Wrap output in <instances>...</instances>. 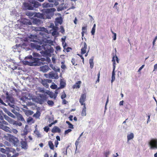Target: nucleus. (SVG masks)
<instances>
[{
	"instance_id": "c03bdc74",
	"label": "nucleus",
	"mask_w": 157,
	"mask_h": 157,
	"mask_svg": "<svg viewBox=\"0 0 157 157\" xmlns=\"http://www.w3.org/2000/svg\"><path fill=\"white\" fill-rule=\"evenodd\" d=\"M55 9L54 8H52L50 9H46V12L47 13H49L52 12L55 10Z\"/></svg>"
},
{
	"instance_id": "2eb2a0df",
	"label": "nucleus",
	"mask_w": 157,
	"mask_h": 157,
	"mask_svg": "<svg viewBox=\"0 0 157 157\" xmlns=\"http://www.w3.org/2000/svg\"><path fill=\"white\" fill-rule=\"evenodd\" d=\"M32 23L34 24L39 25L43 23V21L40 19L35 18L33 19L32 21Z\"/></svg>"
},
{
	"instance_id": "7c9ffc66",
	"label": "nucleus",
	"mask_w": 157,
	"mask_h": 157,
	"mask_svg": "<svg viewBox=\"0 0 157 157\" xmlns=\"http://www.w3.org/2000/svg\"><path fill=\"white\" fill-rule=\"evenodd\" d=\"M134 135L133 133H131L130 134H128L127 136V141H129L131 140L134 138Z\"/></svg>"
},
{
	"instance_id": "9b49d317",
	"label": "nucleus",
	"mask_w": 157,
	"mask_h": 157,
	"mask_svg": "<svg viewBox=\"0 0 157 157\" xmlns=\"http://www.w3.org/2000/svg\"><path fill=\"white\" fill-rule=\"evenodd\" d=\"M29 40L30 41L33 42L35 43L38 42L36 40L37 39V36L35 35H30L29 36Z\"/></svg>"
},
{
	"instance_id": "0e129e2a",
	"label": "nucleus",
	"mask_w": 157,
	"mask_h": 157,
	"mask_svg": "<svg viewBox=\"0 0 157 157\" xmlns=\"http://www.w3.org/2000/svg\"><path fill=\"white\" fill-rule=\"evenodd\" d=\"M82 32H84V33H86V27H83L82 28Z\"/></svg>"
},
{
	"instance_id": "b1692460",
	"label": "nucleus",
	"mask_w": 157,
	"mask_h": 157,
	"mask_svg": "<svg viewBox=\"0 0 157 157\" xmlns=\"http://www.w3.org/2000/svg\"><path fill=\"white\" fill-rule=\"evenodd\" d=\"M84 47L81 49V53L82 54H84L86 53V49L87 48V45L85 42H84Z\"/></svg>"
},
{
	"instance_id": "9d476101",
	"label": "nucleus",
	"mask_w": 157,
	"mask_h": 157,
	"mask_svg": "<svg viewBox=\"0 0 157 157\" xmlns=\"http://www.w3.org/2000/svg\"><path fill=\"white\" fill-rule=\"evenodd\" d=\"M49 78L57 79L59 77L58 74L56 72L54 73L53 71H51L49 73Z\"/></svg>"
},
{
	"instance_id": "bf43d9fd",
	"label": "nucleus",
	"mask_w": 157,
	"mask_h": 157,
	"mask_svg": "<svg viewBox=\"0 0 157 157\" xmlns=\"http://www.w3.org/2000/svg\"><path fill=\"white\" fill-rule=\"evenodd\" d=\"M39 91L40 92H41L42 93H45L44 89V88H39Z\"/></svg>"
},
{
	"instance_id": "37998d69",
	"label": "nucleus",
	"mask_w": 157,
	"mask_h": 157,
	"mask_svg": "<svg viewBox=\"0 0 157 157\" xmlns=\"http://www.w3.org/2000/svg\"><path fill=\"white\" fill-rule=\"evenodd\" d=\"M47 103L48 104V105L51 106H53L54 103L51 100H48L47 101Z\"/></svg>"
},
{
	"instance_id": "cd10ccee",
	"label": "nucleus",
	"mask_w": 157,
	"mask_h": 157,
	"mask_svg": "<svg viewBox=\"0 0 157 157\" xmlns=\"http://www.w3.org/2000/svg\"><path fill=\"white\" fill-rule=\"evenodd\" d=\"M20 44H17L15 45L12 48L14 52H15L17 51H18V49L20 48Z\"/></svg>"
},
{
	"instance_id": "a18cd8bd",
	"label": "nucleus",
	"mask_w": 157,
	"mask_h": 157,
	"mask_svg": "<svg viewBox=\"0 0 157 157\" xmlns=\"http://www.w3.org/2000/svg\"><path fill=\"white\" fill-rule=\"evenodd\" d=\"M15 106L14 107V108H13V109H12L11 110V111L17 116L19 113L18 112H17L16 111V110H15Z\"/></svg>"
},
{
	"instance_id": "603ef678",
	"label": "nucleus",
	"mask_w": 157,
	"mask_h": 157,
	"mask_svg": "<svg viewBox=\"0 0 157 157\" xmlns=\"http://www.w3.org/2000/svg\"><path fill=\"white\" fill-rule=\"evenodd\" d=\"M1 121H0V123H2V124H4L5 125H8V123L4 121L3 119H3L2 120H0Z\"/></svg>"
},
{
	"instance_id": "f3484780",
	"label": "nucleus",
	"mask_w": 157,
	"mask_h": 157,
	"mask_svg": "<svg viewBox=\"0 0 157 157\" xmlns=\"http://www.w3.org/2000/svg\"><path fill=\"white\" fill-rule=\"evenodd\" d=\"M55 24L56 26H57L58 24L61 25L63 22V19L61 17H57L56 18Z\"/></svg>"
},
{
	"instance_id": "aec40b11",
	"label": "nucleus",
	"mask_w": 157,
	"mask_h": 157,
	"mask_svg": "<svg viewBox=\"0 0 157 157\" xmlns=\"http://www.w3.org/2000/svg\"><path fill=\"white\" fill-rule=\"evenodd\" d=\"M4 111L9 116L13 118V119L16 118V116L14 115L12 113L9 111L6 108L3 109Z\"/></svg>"
},
{
	"instance_id": "3c124183",
	"label": "nucleus",
	"mask_w": 157,
	"mask_h": 157,
	"mask_svg": "<svg viewBox=\"0 0 157 157\" xmlns=\"http://www.w3.org/2000/svg\"><path fill=\"white\" fill-rule=\"evenodd\" d=\"M110 152L109 150H107L104 152V155L105 157H108V155L110 154Z\"/></svg>"
},
{
	"instance_id": "4c0bfd02",
	"label": "nucleus",
	"mask_w": 157,
	"mask_h": 157,
	"mask_svg": "<svg viewBox=\"0 0 157 157\" xmlns=\"http://www.w3.org/2000/svg\"><path fill=\"white\" fill-rule=\"evenodd\" d=\"M60 88L62 89L66 85V83L63 81H61L60 83Z\"/></svg>"
},
{
	"instance_id": "49530a36",
	"label": "nucleus",
	"mask_w": 157,
	"mask_h": 157,
	"mask_svg": "<svg viewBox=\"0 0 157 157\" xmlns=\"http://www.w3.org/2000/svg\"><path fill=\"white\" fill-rule=\"evenodd\" d=\"M40 116V113L38 111H37L36 113L33 115V116L36 118L39 117Z\"/></svg>"
},
{
	"instance_id": "a211bd4d",
	"label": "nucleus",
	"mask_w": 157,
	"mask_h": 157,
	"mask_svg": "<svg viewBox=\"0 0 157 157\" xmlns=\"http://www.w3.org/2000/svg\"><path fill=\"white\" fill-rule=\"evenodd\" d=\"M49 69L50 68L48 66L46 65L40 67V71L44 73L47 72Z\"/></svg>"
},
{
	"instance_id": "e433bc0d",
	"label": "nucleus",
	"mask_w": 157,
	"mask_h": 157,
	"mask_svg": "<svg viewBox=\"0 0 157 157\" xmlns=\"http://www.w3.org/2000/svg\"><path fill=\"white\" fill-rule=\"evenodd\" d=\"M57 28H56L53 29L54 30L52 33V35L53 36H54L58 34V33L57 31Z\"/></svg>"
},
{
	"instance_id": "7ed1b4c3",
	"label": "nucleus",
	"mask_w": 157,
	"mask_h": 157,
	"mask_svg": "<svg viewBox=\"0 0 157 157\" xmlns=\"http://www.w3.org/2000/svg\"><path fill=\"white\" fill-rule=\"evenodd\" d=\"M47 43L49 44L48 45H46L44 47L43 46H40L39 45H37L36 44L34 43H31L30 44V45L32 48H35L37 50H40L42 48H44V50L46 49V47L47 48V49L49 50V48H50L51 45H53V42L51 40H48Z\"/></svg>"
},
{
	"instance_id": "bb28decb",
	"label": "nucleus",
	"mask_w": 157,
	"mask_h": 157,
	"mask_svg": "<svg viewBox=\"0 0 157 157\" xmlns=\"http://www.w3.org/2000/svg\"><path fill=\"white\" fill-rule=\"evenodd\" d=\"M81 113V115L82 116H86V107L85 104H84Z\"/></svg>"
},
{
	"instance_id": "8fccbe9b",
	"label": "nucleus",
	"mask_w": 157,
	"mask_h": 157,
	"mask_svg": "<svg viewBox=\"0 0 157 157\" xmlns=\"http://www.w3.org/2000/svg\"><path fill=\"white\" fill-rule=\"evenodd\" d=\"M2 129L4 130L5 131L7 132H8L9 131V128L6 126L3 125V127H2Z\"/></svg>"
},
{
	"instance_id": "72a5a7b5",
	"label": "nucleus",
	"mask_w": 157,
	"mask_h": 157,
	"mask_svg": "<svg viewBox=\"0 0 157 157\" xmlns=\"http://www.w3.org/2000/svg\"><path fill=\"white\" fill-rule=\"evenodd\" d=\"M94 57H92L89 60V63L90 65V67L91 68H92L94 67V63L93 62Z\"/></svg>"
},
{
	"instance_id": "ddd939ff",
	"label": "nucleus",
	"mask_w": 157,
	"mask_h": 157,
	"mask_svg": "<svg viewBox=\"0 0 157 157\" xmlns=\"http://www.w3.org/2000/svg\"><path fill=\"white\" fill-rule=\"evenodd\" d=\"M21 22L23 24L26 25H30L32 24V23L30 20L25 18L21 19Z\"/></svg>"
},
{
	"instance_id": "a878e982",
	"label": "nucleus",
	"mask_w": 157,
	"mask_h": 157,
	"mask_svg": "<svg viewBox=\"0 0 157 157\" xmlns=\"http://www.w3.org/2000/svg\"><path fill=\"white\" fill-rule=\"evenodd\" d=\"M23 110L25 113V115L27 116L31 115L33 113V111L30 110L23 109Z\"/></svg>"
},
{
	"instance_id": "c756f323",
	"label": "nucleus",
	"mask_w": 157,
	"mask_h": 157,
	"mask_svg": "<svg viewBox=\"0 0 157 157\" xmlns=\"http://www.w3.org/2000/svg\"><path fill=\"white\" fill-rule=\"evenodd\" d=\"M50 67L56 72H59L60 71V68L58 67L54 66L52 65H50Z\"/></svg>"
},
{
	"instance_id": "a19ab883",
	"label": "nucleus",
	"mask_w": 157,
	"mask_h": 157,
	"mask_svg": "<svg viewBox=\"0 0 157 157\" xmlns=\"http://www.w3.org/2000/svg\"><path fill=\"white\" fill-rule=\"evenodd\" d=\"M66 123L68 125L69 128L72 129H73L74 128L73 125L69 121H66Z\"/></svg>"
},
{
	"instance_id": "6e6552de",
	"label": "nucleus",
	"mask_w": 157,
	"mask_h": 157,
	"mask_svg": "<svg viewBox=\"0 0 157 157\" xmlns=\"http://www.w3.org/2000/svg\"><path fill=\"white\" fill-rule=\"evenodd\" d=\"M149 145L151 149H157V140L152 139L149 142Z\"/></svg>"
},
{
	"instance_id": "c9c22d12",
	"label": "nucleus",
	"mask_w": 157,
	"mask_h": 157,
	"mask_svg": "<svg viewBox=\"0 0 157 157\" xmlns=\"http://www.w3.org/2000/svg\"><path fill=\"white\" fill-rule=\"evenodd\" d=\"M48 144L51 149L53 150L54 149V145L52 142L51 141H49Z\"/></svg>"
},
{
	"instance_id": "052dcab7",
	"label": "nucleus",
	"mask_w": 157,
	"mask_h": 157,
	"mask_svg": "<svg viewBox=\"0 0 157 157\" xmlns=\"http://www.w3.org/2000/svg\"><path fill=\"white\" fill-rule=\"evenodd\" d=\"M44 131L47 132L49 129V128L48 126H45L44 128Z\"/></svg>"
},
{
	"instance_id": "338daca9",
	"label": "nucleus",
	"mask_w": 157,
	"mask_h": 157,
	"mask_svg": "<svg viewBox=\"0 0 157 157\" xmlns=\"http://www.w3.org/2000/svg\"><path fill=\"white\" fill-rule=\"evenodd\" d=\"M57 90H56L55 93H54V95H55V96H54V99H55L57 97V94H58V92L57 91Z\"/></svg>"
},
{
	"instance_id": "de8ad7c7",
	"label": "nucleus",
	"mask_w": 157,
	"mask_h": 157,
	"mask_svg": "<svg viewBox=\"0 0 157 157\" xmlns=\"http://www.w3.org/2000/svg\"><path fill=\"white\" fill-rule=\"evenodd\" d=\"M15 122H13V124L17 126L18 125L19 126H21L22 125V123H21V122H17V121H15Z\"/></svg>"
},
{
	"instance_id": "2f4dec72",
	"label": "nucleus",
	"mask_w": 157,
	"mask_h": 157,
	"mask_svg": "<svg viewBox=\"0 0 157 157\" xmlns=\"http://www.w3.org/2000/svg\"><path fill=\"white\" fill-rule=\"evenodd\" d=\"M17 118L19 120L21 121H25V120L23 117H22V115L20 113H19L17 116Z\"/></svg>"
},
{
	"instance_id": "f03ea898",
	"label": "nucleus",
	"mask_w": 157,
	"mask_h": 157,
	"mask_svg": "<svg viewBox=\"0 0 157 157\" xmlns=\"http://www.w3.org/2000/svg\"><path fill=\"white\" fill-rule=\"evenodd\" d=\"M27 57L32 60L27 61L28 64L30 66H39L43 65L44 63L39 58H33L31 55L28 56Z\"/></svg>"
},
{
	"instance_id": "6ab92c4d",
	"label": "nucleus",
	"mask_w": 157,
	"mask_h": 157,
	"mask_svg": "<svg viewBox=\"0 0 157 157\" xmlns=\"http://www.w3.org/2000/svg\"><path fill=\"white\" fill-rule=\"evenodd\" d=\"M3 116L5 119L11 124H13V122H15L14 120L10 118L7 115L4 114Z\"/></svg>"
},
{
	"instance_id": "58836bf2",
	"label": "nucleus",
	"mask_w": 157,
	"mask_h": 157,
	"mask_svg": "<svg viewBox=\"0 0 157 157\" xmlns=\"http://www.w3.org/2000/svg\"><path fill=\"white\" fill-rule=\"evenodd\" d=\"M41 83L46 88H48V84L45 80L44 81L42 80L41 82Z\"/></svg>"
},
{
	"instance_id": "39448f33",
	"label": "nucleus",
	"mask_w": 157,
	"mask_h": 157,
	"mask_svg": "<svg viewBox=\"0 0 157 157\" xmlns=\"http://www.w3.org/2000/svg\"><path fill=\"white\" fill-rule=\"evenodd\" d=\"M6 95H7L6 97V103L7 105L11 108H14L15 107V101L13 98L12 96L9 95L8 92L6 93Z\"/></svg>"
},
{
	"instance_id": "680f3d73",
	"label": "nucleus",
	"mask_w": 157,
	"mask_h": 157,
	"mask_svg": "<svg viewBox=\"0 0 157 157\" xmlns=\"http://www.w3.org/2000/svg\"><path fill=\"white\" fill-rule=\"evenodd\" d=\"M112 61L113 62V67H114V66L115 67H116V66H115L116 63H115V59H114V56H113V58H112Z\"/></svg>"
},
{
	"instance_id": "c85d7f7f",
	"label": "nucleus",
	"mask_w": 157,
	"mask_h": 157,
	"mask_svg": "<svg viewBox=\"0 0 157 157\" xmlns=\"http://www.w3.org/2000/svg\"><path fill=\"white\" fill-rule=\"evenodd\" d=\"M41 99L40 101V104H42L43 103L44 101L47 100V98L45 96L42 95L40 96Z\"/></svg>"
},
{
	"instance_id": "5fc2aeb1",
	"label": "nucleus",
	"mask_w": 157,
	"mask_h": 157,
	"mask_svg": "<svg viewBox=\"0 0 157 157\" xmlns=\"http://www.w3.org/2000/svg\"><path fill=\"white\" fill-rule=\"evenodd\" d=\"M57 85L56 84L52 85L50 86L51 88L53 89H56L57 88Z\"/></svg>"
},
{
	"instance_id": "4468645a",
	"label": "nucleus",
	"mask_w": 157,
	"mask_h": 157,
	"mask_svg": "<svg viewBox=\"0 0 157 157\" xmlns=\"http://www.w3.org/2000/svg\"><path fill=\"white\" fill-rule=\"evenodd\" d=\"M86 97L85 94H82L81 95L79 99V102L81 105H84V104H85L84 102L86 101Z\"/></svg>"
},
{
	"instance_id": "5701e85b",
	"label": "nucleus",
	"mask_w": 157,
	"mask_h": 157,
	"mask_svg": "<svg viewBox=\"0 0 157 157\" xmlns=\"http://www.w3.org/2000/svg\"><path fill=\"white\" fill-rule=\"evenodd\" d=\"M34 16V17H36L41 19H44V15L42 13H40L35 12Z\"/></svg>"
},
{
	"instance_id": "dca6fc26",
	"label": "nucleus",
	"mask_w": 157,
	"mask_h": 157,
	"mask_svg": "<svg viewBox=\"0 0 157 157\" xmlns=\"http://www.w3.org/2000/svg\"><path fill=\"white\" fill-rule=\"evenodd\" d=\"M35 12H32L31 11H27L26 12L25 14L27 16H28L30 19H33L35 17Z\"/></svg>"
},
{
	"instance_id": "4d7b16f0",
	"label": "nucleus",
	"mask_w": 157,
	"mask_h": 157,
	"mask_svg": "<svg viewBox=\"0 0 157 157\" xmlns=\"http://www.w3.org/2000/svg\"><path fill=\"white\" fill-rule=\"evenodd\" d=\"M69 147V146H68L66 148H64L63 149V153L64 154H65L66 155H67V149Z\"/></svg>"
},
{
	"instance_id": "69168bd1",
	"label": "nucleus",
	"mask_w": 157,
	"mask_h": 157,
	"mask_svg": "<svg viewBox=\"0 0 157 157\" xmlns=\"http://www.w3.org/2000/svg\"><path fill=\"white\" fill-rule=\"evenodd\" d=\"M0 103H1V104H2V105H5V106L7 105L6 103H4L3 102L2 100L0 98Z\"/></svg>"
},
{
	"instance_id": "1a4fd4ad",
	"label": "nucleus",
	"mask_w": 157,
	"mask_h": 157,
	"mask_svg": "<svg viewBox=\"0 0 157 157\" xmlns=\"http://www.w3.org/2000/svg\"><path fill=\"white\" fill-rule=\"evenodd\" d=\"M67 8V4L64 3H61L59 5L57 8V10L58 11L63 10Z\"/></svg>"
},
{
	"instance_id": "864d4df0",
	"label": "nucleus",
	"mask_w": 157,
	"mask_h": 157,
	"mask_svg": "<svg viewBox=\"0 0 157 157\" xmlns=\"http://www.w3.org/2000/svg\"><path fill=\"white\" fill-rule=\"evenodd\" d=\"M60 29L61 30L60 31V32L62 34H64L65 33V30L64 29L63 27L62 26H60Z\"/></svg>"
},
{
	"instance_id": "09e8293b",
	"label": "nucleus",
	"mask_w": 157,
	"mask_h": 157,
	"mask_svg": "<svg viewBox=\"0 0 157 157\" xmlns=\"http://www.w3.org/2000/svg\"><path fill=\"white\" fill-rule=\"evenodd\" d=\"M34 132L37 136L38 137H42L39 131H35Z\"/></svg>"
},
{
	"instance_id": "473e14b6",
	"label": "nucleus",
	"mask_w": 157,
	"mask_h": 157,
	"mask_svg": "<svg viewBox=\"0 0 157 157\" xmlns=\"http://www.w3.org/2000/svg\"><path fill=\"white\" fill-rule=\"evenodd\" d=\"M49 2H52L53 3V6H56L59 4V3L58 0H48Z\"/></svg>"
},
{
	"instance_id": "4be33fe9",
	"label": "nucleus",
	"mask_w": 157,
	"mask_h": 157,
	"mask_svg": "<svg viewBox=\"0 0 157 157\" xmlns=\"http://www.w3.org/2000/svg\"><path fill=\"white\" fill-rule=\"evenodd\" d=\"M43 8L52 7L54 6L53 3H50L48 2H44L42 4Z\"/></svg>"
},
{
	"instance_id": "412c9836",
	"label": "nucleus",
	"mask_w": 157,
	"mask_h": 157,
	"mask_svg": "<svg viewBox=\"0 0 157 157\" xmlns=\"http://www.w3.org/2000/svg\"><path fill=\"white\" fill-rule=\"evenodd\" d=\"M52 132L53 133L56 132L60 133L61 132V129L58 127L55 126L52 129Z\"/></svg>"
},
{
	"instance_id": "f257e3e1",
	"label": "nucleus",
	"mask_w": 157,
	"mask_h": 157,
	"mask_svg": "<svg viewBox=\"0 0 157 157\" xmlns=\"http://www.w3.org/2000/svg\"><path fill=\"white\" fill-rule=\"evenodd\" d=\"M29 2V3L25 2L24 3V6L26 9L33 10L34 8H37L41 5L40 3L34 0H31Z\"/></svg>"
},
{
	"instance_id": "f8f14e48",
	"label": "nucleus",
	"mask_w": 157,
	"mask_h": 157,
	"mask_svg": "<svg viewBox=\"0 0 157 157\" xmlns=\"http://www.w3.org/2000/svg\"><path fill=\"white\" fill-rule=\"evenodd\" d=\"M20 143L21 145V147L22 149L25 150L28 149V146L26 141H24L21 139V140L20 141Z\"/></svg>"
},
{
	"instance_id": "20e7f679",
	"label": "nucleus",
	"mask_w": 157,
	"mask_h": 157,
	"mask_svg": "<svg viewBox=\"0 0 157 157\" xmlns=\"http://www.w3.org/2000/svg\"><path fill=\"white\" fill-rule=\"evenodd\" d=\"M32 30H34L36 32L39 31V34L43 36L45 35V33H48V31L47 29L44 27H32Z\"/></svg>"
},
{
	"instance_id": "ea45409f",
	"label": "nucleus",
	"mask_w": 157,
	"mask_h": 157,
	"mask_svg": "<svg viewBox=\"0 0 157 157\" xmlns=\"http://www.w3.org/2000/svg\"><path fill=\"white\" fill-rule=\"evenodd\" d=\"M32 55L34 57H40V54L35 52H33L32 53Z\"/></svg>"
},
{
	"instance_id": "e2e57ef3",
	"label": "nucleus",
	"mask_w": 157,
	"mask_h": 157,
	"mask_svg": "<svg viewBox=\"0 0 157 157\" xmlns=\"http://www.w3.org/2000/svg\"><path fill=\"white\" fill-rule=\"evenodd\" d=\"M95 29L94 28H92V30L91 31V33L92 35H94L95 32Z\"/></svg>"
},
{
	"instance_id": "774afa93",
	"label": "nucleus",
	"mask_w": 157,
	"mask_h": 157,
	"mask_svg": "<svg viewBox=\"0 0 157 157\" xmlns=\"http://www.w3.org/2000/svg\"><path fill=\"white\" fill-rule=\"evenodd\" d=\"M33 119L32 117H29L27 120V122L28 123H29L33 121Z\"/></svg>"
},
{
	"instance_id": "423d86ee",
	"label": "nucleus",
	"mask_w": 157,
	"mask_h": 157,
	"mask_svg": "<svg viewBox=\"0 0 157 157\" xmlns=\"http://www.w3.org/2000/svg\"><path fill=\"white\" fill-rule=\"evenodd\" d=\"M9 141L12 143L13 145L16 147L20 146V141L17 138L13 136H10Z\"/></svg>"
},
{
	"instance_id": "79ce46f5",
	"label": "nucleus",
	"mask_w": 157,
	"mask_h": 157,
	"mask_svg": "<svg viewBox=\"0 0 157 157\" xmlns=\"http://www.w3.org/2000/svg\"><path fill=\"white\" fill-rule=\"evenodd\" d=\"M48 95L51 98H53L54 99L55 95L53 92H48Z\"/></svg>"
},
{
	"instance_id": "0eeeda50",
	"label": "nucleus",
	"mask_w": 157,
	"mask_h": 157,
	"mask_svg": "<svg viewBox=\"0 0 157 157\" xmlns=\"http://www.w3.org/2000/svg\"><path fill=\"white\" fill-rule=\"evenodd\" d=\"M0 151L4 154H8L9 152H12L14 153L15 151L14 149L11 147H6V149L3 148H0Z\"/></svg>"
},
{
	"instance_id": "f704fd0d",
	"label": "nucleus",
	"mask_w": 157,
	"mask_h": 157,
	"mask_svg": "<svg viewBox=\"0 0 157 157\" xmlns=\"http://www.w3.org/2000/svg\"><path fill=\"white\" fill-rule=\"evenodd\" d=\"M81 83L80 81H78L73 86V88H79L80 87V84Z\"/></svg>"
},
{
	"instance_id": "393cba45",
	"label": "nucleus",
	"mask_w": 157,
	"mask_h": 157,
	"mask_svg": "<svg viewBox=\"0 0 157 157\" xmlns=\"http://www.w3.org/2000/svg\"><path fill=\"white\" fill-rule=\"evenodd\" d=\"M115 67L114 66L113 67V70L112 72V79L111 81V83H113V82L115 80Z\"/></svg>"
},
{
	"instance_id": "6e6d98bb",
	"label": "nucleus",
	"mask_w": 157,
	"mask_h": 157,
	"mask_svg": "<svg viewBox=\"0 0 157 157\" xmlns=\"http://www.w3.org/2000/svg\"><path fill=\"white\" fill-rule=\"evenodd\" d=\"M71 131L72 130L71 129H68L67 130H65L64 132V134L66 135L69 132H71Z\"/></svg>"
},
{
	"instance_id": "13d9d810",
	"label": "nucleus",
	"mask_w": 157,
	"mask_h": 157,
	"mask_svg": "<svg viewBox=\"0 0 157 157\" xmlns=\"http://www.w3.org/2000/svg\"><path fill=\"white\" fill-rule=\"evenodd\" d=\"M66 95L64 91L63 92V93H62V94L61 96V98L62 99H64L66 97Z\"/></svg>"
}]
</instances>
